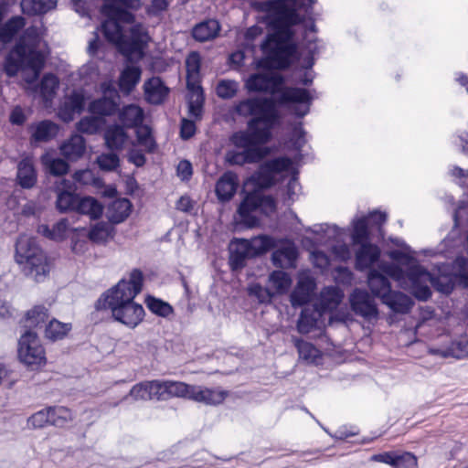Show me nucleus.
I'll list each match as a JSON object with an SVG mask.
<instances>
[{
  "label": "nucleus",
  "mask_w": 468,
  "mask_h": 468,
  "mask_svg": "<svg viewBox=\"0 0 468 468\" xmlns=\"http://www.w3.org/2000/svg\"><path fill=\"white\" fill-rule=\"evenodd\" d=\"M315 0H267L256 2L259 22L265 23L271 29L266 40L261 44L262 53L271 65L286 68L297 58L299 34L304 32L305 48L309 57L306 67L314 65V56L323 48L314 36V23L312 5Z\"/></svg>",
  "instance_id": "nucleus-1"
},
{
  "label": "nucleus",
  "mask_w": 468,
  "mask_h": 468,
  "mask_svg": "<svg viewBox=\"0 0 468 468\" xmlns=\"http://www.w3.org/2000/svg\"><path fill=\"white\" fill-rule=\"evenodd\" d=\"M399 248L387 252L389 259L403 261L408 266V272L392 264H382L381 270L388 273L398 285L410 291L417 299L426 301L431 294V285L437 291L448 294L455 283L468 287V261L458 258L452 266L442 264L438 268V277H433L416 260V251L403 240L392 239Z\"/></svg>",
  "instance_id": "nucleus-2"
},
{
  "label": "nucleus",
  "mask_w": 468,
  "mask_h": 468,
  "mask_svg": "<svg viewBox=\"0 0 468 468\" xmlns=\"http://www.w3.org/2000/svg\"><path fill=\"white\" fill-rule=\"evenodd\" d=\"M235 112L240 116L252 118L246 131L231 136V143L241 151L228 152L227 160L239 165L257 163L270 154V149L263 144L271 140L272 129L279 120L275 104L268 99L250 98L237 103Z\"/></svg>",
  "instance_id": "nucleus-3"
},
{
  "label": "nucleus",
  "mask_w": 468,
  "mask_h": 468,
  "mask_svg": "<svg viewBox=\"0 0 468 468\" xmlns=\"http://www.w3.org/2000/svg\"><path fill=\"white\" fill-rule=\"evenodd\" d=\"M101 14L105 16L101 29L105 37L115 44L129 59L141 58L144 49L151 40L147 27L135 22V16L122 8L137 10L142 0H103Z\"/></svg>",
  "instance_id": "nucleus-4"
},
{
  "label": "nucleus",
  "mask_w": 468,
  "mask_h": 468,
  "mask_svg": "<svg viewBox=\"0 0 468 468\" xmlns=\"http://www.w3.org/2000/svg\"><path fill=\"white\" fill-rule=\"evenodd\" d=\"M42 25L27 27L5 58V71L10 77L20 70L30 71L25 76L26 82L33 84L44 68L48 51Z\"/></svg>",
  "instance_id": "nucleus-5"
},
{
  "label": "nucleus",
  "mask_w": 468,
  "mask_h": 468,
  "mask_svg": "<svg viewBox=\"0 0 468 468\" xmlns=\"http://www.w3.org/2000/svg\"><path fill=\"white\" fill-rule=\"evenodd\" d=\"M265 59L256 62V68L262 70L251 74L245 80V87L249 91H268L282 104H287L290 110L297 116L303 117L309 112L313 100L311 92L302 88H284L282 77L273 69L266 66L276 68L263 53Z\"/></svg>",
  "instance_id": "nucleus-6"
},
{
  "label": "nucleus",
  "mask_w": 468,
  "mask_h": 468,
  "mask_svg": "<svg viewBox=\"0 0 468 468\" xmlns=\"http://www.w3.org/2000/svg\"><path fill=\"white\" fill-rule=\"evenodd\" d=\"M451 324H415V335L438 340L428 346V353L441 358H468V335L452 337L446 325Z\"/></svg>",
  "instance_id": "nucleus-7"
},
{
  "label": "nucleus",
  "mask_w": 468,
  "mask_h": 468,
  "mask_svg": "<svg viewBox=\"0 0 468 468\" xmlns=\"http://www.w3.org/2000/svg\"><path fill=\"white\" fill-rule=\"evenodd\" d=\"M296 175L295 163L288 157H279L262 164L248 183H253L257 186L264 188L281 179L290 177L287 185V196L289 199L293 200L301 189Z\"/></svg>",
  "instance_id": "nucleus-8"
},
{
  "label": "nucleus",
  "mask_w": 468,
  "mask_h": 468,
  "mask_svg": "<svg viewBox=\"0 0 468 468\" xmlns=\"http://www.w3.org/2000/svg\"><path fill=\"white\" fill-rule=\"evenodd\" d=\"M15 261L27 276L37 282L43 281L50 271L48 256L37 245L36 239L26 234L17 239Z\"/></svg>",
  "instance_id": "nucleus-9"
},
{
  "label": "nucleus",
  "mask_w": 468,
  "mask_h": 468,
  "mask_svg": "<svg viewBox=\"0 0 468 468\" xmlns=\"http://www.w3.org/2000/svg\"><path fill=\"white\" fill-rule=\"evenodd\" d=\"M394 262L392 265L399 267L406 274L408 272V266L403 261H397L392 260ZM382 264H390L389 262L379 261L378 263V270H371L367 277V282L372 293L379 297L382 302L387 304L395 313H407L410 310L413 303L411 299L402 292H392L390 282L384 276L387 275L383 270H381Z\"/></svg>",
  "instance_id": "nucleus-10"
},
{
  "label": "nucleus",
  "mask_w": 468,
  "mask_h": 468,
  "mask_svg": "<svg viewBox=\"0 0 468 468\" xmlns=\"http://www.w3.org/2000/svg\"><path fill=\"white\" fill-rule=\"evenodd\" d=\"M144 274L139 269L132 270L127 278L121 279L117 284L104 292L96 302V309L111 312L124 303L134 300L142 292Z\"/></svg>",
  "instance_id": "nucleus-11"
},
{
  "label": "nucleus",
  "mask_w": 468,
  "mask_h": 468,
  "mask_svg": "<svg viewBox=\"0 0 468 468\" xmlns=\"http://www.w3.org/2000/svg\"><path fill=\"white\" fill-rule=\"evenodd\" d=\"M276 210L274 199L258 192L249 194L238 207L235 222L246 228H253L260 221V215H271Z\"/></svg>",
  "instance_id": "nucleus-12"
},
{
  "label": "nucleus",
  "mask_w": 468,
  "mask_h": 468,
  "mask_svg": "<svg viewBox=\"0 0 468 468\" xmlns=\"http://www.w3.org/2000/svg\"><path fill=\"white\" fill-rule=\"evenodd\" d=\"M17 356L19 361L31 369H37L47 362L45 348L38 335L31 330L20 336Z\"/></svg>",
  "instance_id": "nucleus-13"
},
{
  "label": "nucleus",
  "mask_w": 468,
  "mask_h": 468,
  "mask_svg": "<svg viewBox=\"0 0 468 468\" xmlns=\"http://www.w3.org/2000/svg\"><path fill=\"white\" fill-rule=\"evenodd\" d=\"M308 231L312 232L315 239L321 244H327L330 240H335L337 244L332 247V252L335 259L346 261L351 258V250L349 247L345 243H339V241L346 235L344 229H340L335 225L320 224L314 225L309 229Z\"/></svg>",
  "instance_id": "nucleus-14"
},
{
  "label": "nucleus",
  "mask_w": 468,
  "mask_h": 468,
  "mask_svg": "<svg viewBox=\"0 0 468 468\" xmlns=\"http://www.w3.org/2000/svg\"><path fill=\"white\" fill-rule=\"evenodd\" d=\"M77 219L78 218L76 217L64 218L56 222L52 228L45 224L39 225L37 232L54 241H62L67 238L74 239L75 238L85 236L86 228L75 226Z\"/></svg>",
  "instance_id": "nucleus-15"
},
{
  "label": "nucleus",
  "mask_w": 468,
  "mask_h": 468,
  "mask_svg": "<svg viewBox=\"0 0 468 468\" xmlns=\"http://www.w3.org/2000/svg\"><path fill=\"white\" fill-rule=\"evenodd\" d=\"M100 91L102 97L92 101L89 104V112L102 118L112 115L118 108V91L112 80H106L101 83Z\"/></svg>",
  "instance_id": "nucleus-16"
},
{
  "label": "nucleus",
  "mask_w": 468,
  "mask_h": 468,
  "mask_svg": "<svg viewBox=\"0 0 468 468\" xmlns=\"http://www.w3.org/2000/svg\"><path fill=\"white\" fill-rule=\"evenodd\" d=\"M154 145L155 144L150 129L147 126L138 127L134 145H130L129 161L136 166L144 165L145 163L144 152L153 151Z\"/></svg>",
  "instance_id": "nucleus-17"
},
{
  "label": "nucleus",
  "mask_w": 468,
  "mask_h": 468,
  "mask_svg": "<svg viewBox=\"0 0 468 468\" xmlns=\"http://www.w3.org/2000/svg\"><path fill=\"white\" fill-rule=\"evenodd\" d=\"M87 99L83 89L74 90L69 95L65 96L58 111V118L65 122H71L76 115L83 112Z\"/></svg>",
  "instance_id": "nucleus-18"
},
{
  "label": "nucleus",
  "mask_w": 468,
  "mask_h": 468,
  "mask_svg": "<svg viewBox=\"0 0 468 468\" xmlns=\"http://www.w3.org/2000/svg\"><path fill=\"white\" fill-rule=\"evenodd\" d=\"M343 292L336 286L325 287L314 304V315L308 322H318L324 313L332 312L342 302Z\"/></svg>",
  "instance_id": "nucleus-19"
},
{
  "label": "nucleus",
  "mask_w": 468,
  "mask_h": 468,
  "mask_svg": "<svg viewBox=\"0 0 468 468\" xmlns=\"http://www.w3.org/2000/svg\"><path fill=\"white\" fill-rule=\"evenodd\" d=\"M353 311L366 319H378V311L374 301L365 291L356 289L350 296Z\"/></svg>",
  "instance_id": "nucleus-20"
},
{
  "label": "nucleus",
  "mask_w": 468,
  "mask_h": 468,
  "mask_svg": "<svg viewBox=\"0 0 468 468\" xmlns=\"http://www.w3.org/2000/svg\"><path fill=\"white\" fill-rule=\"evenodd\" d=\"M161 389V380H146L134 385L131 388L129 395L136 400H164Z\"/></svg>",
  "instance_id": "nucleus-21"
},
{
  "label": "nucleus",
  "mask_w": 468,
  "mask_h": 468,
  "mask_svg": "<svg viewBox=\"0 0 468 468\" xmlns=\"http://www.w3.org/2000/svg\"><path fill=\"white\" fill-rule=\"evenodd\" d=\"M271 255L272 263L280 268H292L295 266L297 259V249L293 242L282 241Z\"/></svg>",
  "instance_id": "nucleus-22"
},
{
  "label": "nucleus",
  "mask_w": 468,
  "mask_h": 468,
  "mask_svg": "<svg viewBox=\"0 0 468 468\" xmlns=\"http://www.w3.org/2000/svg\"><path fill=\"white\" fill-rule=\"evenodd\" d=\"M336 324H296L299 334L306 336L308 339L316 340L321 344L335 346L330 334L327 331V325L333 327Z\"/></svg>",
  "instance_id": "nucleus-23"
},
{
  "label": "nucleus",
  "mask_w": 468,
  "mask_h": 468,
  "mask_svg": "<svg viewBox=\"0 0 468 468\" xmlns=\"http://www.w3.org/2000/svg\"><path fill=\"white\" fill-rule=\"evenodd\" d=\"M104 140L106 146L111 150H121L134 145V141L130 138L125 129L117 124L106 129Z\"/></svg>",
  "instance_id": "nucleus-24"
},
{
  "label": "nucleus",
  "mask_w": 468,
  "mask_h": 468,
  "mask_svg": "<svg viewBox=\"0 0 468 468\" xmlns=\"http://www.w3.org/2000/svg\"><path fill=\"white\" fill-rule=\"evenodd\" d=\"M229 262L233 270L241 268L245 259L254 257L250 239H233L229 245Z\"/></svg>",
  "instance_id": "nucleus-25"
},
{
  "label": "nucleus",
  "mask_w": 468,
  "mask_h": 468,
  "mask_svg": "<svg viewBox=\"0 0 468 468\" xmlns=\"http://www.w3.org/2000/svg\"><path fill=\"white\" fill-rule=\"evenodd\" d=\"M191 399L206 405H218L228 396V392L219 388H208L201 386H193L190 389Z\"/></svg>",
  "instance_id": "nucleus-26"
},
{
  "label": "nucleus",
  "mask_w": 468,
  "mask_h": 468,
  "mask_svg": "<svg viewBox=\"0 0 468 468\" xmlns=\"http://www.w3.org/2000/svg\"><path fill=\"white\" fill-rule=\"evenodd\" d=\"M116 322H142L145 312L142 304L133 300L111 312Z\"/></svg>",
  "instance_id": "nucleus-27"
},
{
  "label": "nucleus",
  "mask_w": 468,
  "mask_h": 468,
  "mask_svg": "<svg viewBox=\"0 0 468 468\" xmlns=\"http://www.w3.org/2000/svg\"><path fill=\"white\" fill-rule=\"evenodd\" d=\"M59 151L61 155L67 160L76 162L80 159L86 152V141L80 134H72L59 145Z\"/></svg>",
  "instance_id": "nucleus-28"
},
{
  "label": "nucleus",
  "mask_w": 468,
  "mask_h": 468,
  "mask_svg": "<svg viewBox=\"0 0 468 468\" xmlns=\"http://www.w3.org/2000/svg\"><path fill=\"white\" fill-rule=\"evenodd\" d=\"M314 288V280L307 274H301L297 285L291 294L292 305H303L306 303L310 300Z\"/></svg>",
  "instance_id": "nucleus-29"
},
{
  "label": "nucleus",
  "mask_w": 468,
  "mask_h": 468,
  "mask_svg": "<svg viewBox=\"0 0 468 468\" xmlns=\"http://www.w3.org/2000/svg\"><path fill=\"white\" fill-rule=\"evenodd\" d=\"M29 131L32 143L48 142L57 136L59 127L55 122L45 120L31 124Z\"/></svg>",
  "instance_id": "nucleus-30"
},
{
  "label": "nucleus",
  "mask_w": 468,
  "mask_h": 468,
  "mask_svg": "<svg viewBox=\"0 0 468 468\" xmlns=\"http://www.w3.org/2000/svg\"><path fill=\"white\" fill-rule=\"evenodd\" d=\"M239 179L236 174L227 172L223 174L216 184V195L222 201L230 200L237 191Z\"/></svg>",
  "instance_id": "nucleus-31"
},
{
  "label": "nucleus",
  "mask_w": 468,
  "mask_h": 468,
  "mask_svg": "<svg viewBox=\"0 0 468 468\" xmlns=\"http://www.w3.org/2000/svg\"><path fill=\"white\" fill-rule=\"evenodd\" d=\"M299 355V359L307 365H319L322 360V352L313 344L296 336H292Z\"/></svg>",
  "instance_id": "nucleus-32"
},
{
  "label": "nucleus",
  "mask_w": 468,
  "mask_h": 468,
  "mask_svg": "<svg viewBox=\"0 0 468 468\" xmlns=\"http://www.w3.org/2000/svg\"><path fill=\"white\" fill-rule=\"evenodd\" d=\"M360 248L356 252V267L365 270L371 267L379 258L380 250L370 243L359 244Z\"/></svg>",
  "instance_id": "nucleus-33"
},
{
  "label": "nucleus",
  "mask_w": 468,
  "mask_h": 468,
  "mask_svg": "<svg viewBox=\"0 0 468 468\" xmlns=\"http://www.w3.org/2000/svg\"><path fill=\"white\" fill-rule=\"evenodd\" d=\"M144 90L145 99L153 104L163 102L168 94V88L164 85L158 77L148 80L144 85Z\"/></svg>",
  "instance_id": "nucleus-34"
},
{
  "label": "nucleus",
  "mask_w": 468,
  "mask_h": 468,
  "mask_svg": "<svg viewBox=\"0 0 468 468\" xmlns=\"http://www.w3.org/2000/svg\"><path fill=\"white\" fill-rule=\"evenodd\" d=\"M132 211V204L127 198H117L107 207L106 216L114 224L125 220Z\"/></svg>",
  "instance_id": "nucleus-35"
},
{
  "label": "nucleus",
  "mask_w": 468,
  "mask_h": 468,
  "mask_svg": "<svg viewBox=\"0 0 468 468\" xmlns=\"http://www.w3.org/2000/svg\"><path fill=\"white\" fill-rule=\"evenodd\" d=\"M142 70L138 66L127 65L120 74L119 88L123 94L130 92L136 87L141 80Z\"/></svg>",
  "instance_id": "nucleus-36"
},
{
  "label": "nucleus",
  "mask_w": 468,
  "mask_h": 468,
  "mask_svg": "<svg viewBox=\"0 0 468 468\" xmlns=\"http://www.w3.org/2000/svg\"><path fill=\"white\" fill-rule=\"evenodd\" d=\"M201 82H197L186 84L187 88V101H188V108L189 113L191 116L195 118H200L203 110L204 103V92L201 87Z\"/></svg>",
  "instance_id": "nucleus-37"
},
{
  "label": "nucleus",
  "mask_w": 468,
  "mask_h": 468,
  "mask_svg": "<svg viewBox=\"0 0 468 468\" xmlns=\"http://www.w3.org/2000/svg\"><path fill=\"white\" fill-rule=\"evenodd\" d=\"M66 180H61L60 185L62 187L58 186L57 201L56 206L58 210L60 212H66L69 210H76L79 196L69 191L68 188Z\"/></svg>",
  "instance_id": "nucleus-38"
},
{
  "label": "nucleus",
  "mask_w": 468,
  "mask_h": 468,
  "mask_svg": "<svg viewBox=\"0 0 468 468\" xmlns=\"http://www.w3.org/2000/svg\"><path fill=\"white\" fill-rule=\"evenodd\" d=\"M162 396L164 400L171 397H179L191 399V388L194 385H188L180 381L161 380Z\"/></svg>",
  "instance_id": "nucleus-39"
},
{
  "label": "nucleus",
  "mask_w": 468,
  "mask_h": 468,
  "mask_svg": "<svg viewBox=\"0 0 468 468\" xmlns=\"http://www.w3.org/2000/svg\"><path fill=\"white\" fill-rule=\"evenodd\" d=\"M17 181L24 188H31L37 182V173L30 157L24 158L17 166Z\"/></svg>",
  "instance_id": "nucleus-40"
},
{
  "label": "nucleus",
  "mask_w": 468,
  "mask_h": 468,
  "mask_svg": "<svg viewBox=\"0 0 468 468\" xmlns=\"http://www.w3.org/2000/svg\"><path fill=\"white\" fill-rule=\"evenodd\" d=\"M119 120L126 127H135V131L144 120V111L141 107L136 104H130L122 107L119 112Z\"/></svg>",
  "instance_id": "nucleus-41"
},
{
  "label": "nucleus",
  "mask_w": 468,
  "mask_h": 468,
  "mask_svg": "<svg viewBox=\"0 0 468 468\" xmlns=\"http://www.w3.org/2000/svg\"><path fill=\"white\" fill-rule=\"evenodd\" d=\"M25 26L26 20L24 17L20 16L11 17L0 27V41L10 43Z\"/></svg>",
  "instance_id": "nucleus-42"
},
{
  "label": "nucleus",
  "mask_w": 468,
  "mask_h": 468,
  "mask_svg": "<svg viewBox=\"0 0 468 468\" xmlns=\"http://www.w3.org/2000/svg\"><path fill=\"white\" fill-rule=\"evenodd\" d=\"M219 29V23L215 19H209L197 25L192 34L195 39L204 42L216 37Z\"/></svg>",
  "instance_id": "nucleus-43"
},
{
  "label": "nucleus",
  "mask_w": 468,
  "mask_h": 468,
  "mask_svg": "<svg viewBox=\"0 0 468 468\" xmlns=\"http://www.w3.org/2000/svg\"><path fill=\"white\" fill-rule=\"evenodd\" d=\"M21 9L27 15H41L45 14L57 6L56 0H22Z\"/></svg>",
  "instance_id": "nucleus-44"
},
{
  "label": "nucleus",
  "mask_w": 468,
  "mask_h": 468,
  "mask_svg": "<svg viewBox=\"0 0 468 468\" xmlns=\"http://www.w3.org/2000/svg\"><path fill=\"white\" fill-rule=\"evenodd\" d=\"M41 164L53 176H63L69 171V165L61 158L55 157L51 151L41 156Z\"/></svg>",
  "instance_id": "nucleus-45"
},
{
  "label": "nucleus",
  "mask_w": 468,
  "mask_h": 468,
  "mask_svg": "<svg viewBox=\"0 0 468 468\" xmlns=\"http://www.w3.org/2000/svg\"><path fill=\"white\" fill-rule=\"evenodd\" d=\"M268 285L275 294L285 293L292 285L291 276L282 271H272L268 280Z\"/></svg>",
  "instance_id": "nucleus-46"
},
{
  "label": "nucleus",
  "mask_w": 468,
  "mask_h": 468,
  "mask_svg": "<svg viewBox=\"0 0 468 468\" xmlns=\"http://www.w3.org/2000/svg\"><path fill=\"white\" fill-rule=\"evenodd\" d=\"M256 2L257 1L252 2L250 5H251V8L253 9V11L256 13V16H258V12L253 7V4H255ZM255 18H257V16H255ZM256 21H257V25H254V26L249 27L246 31L239 33L238 36V41H239L241 43V45H243L247 48L252 47L255 39L257 37H259L260 36H261L263 33L262 28L259 26V24H262V22H259L258 19H256ZM263 25H265L266 27L268 28L267 35H269L271 33L270 27L265 23H263ZM266 37H268V36H266ZM265 38H267V37H265ZM266 39H264L262 41V43Z\"/></svg>",
  "instance_id": "nucleus-47"
},
{
  "label": "nucleus",
  "mask_w": 468,
  "mask_h": 468,
  "mask_svg": "<svg viewBox=\"0 0 468 468\" xmlns=\"http://www.w3.org/2000/svg\"><path fill=\"white\" fill-rule=\"evenodd\" d=\"M201 58L197 52H191L186 58V84L201 82Z\"/></svg>",
  "instance_id": "nucleus-48"
},
{
  "label": "nucleus",
  "mask_w": 468,
  "mask_h": 468,
  "mask_svg": "<svg viewBox=\"0 0 468 468\" xmlns=\"http://www.w3.org/2000/svg\"><path fill=\"white\" fill-rule=\"evenodd\" d=\"M76 211L80 214L88 215L90 218H97L102 214L103 207L93 197H79Z\"/></svg>",
  "instance_id": "nucleus-49"
},
{
  "label": "nucleus",
  "mask_w": 468,
  "mask_h": 468,
  "mask_svg": "<svg viewBox=\"0 0 468 468\" xmlns=\"http://www.w3.org/2000/svg\"><path fill=\"white\" fill-rule=\"evenodd\" d=\"M368 223L367 218L365 216L356 217L352 221V241L354 244L367 243L366 240L368 238Z\"/></svg>",
  "instance_id": "nucleus-50"
},
{
  "label": "nucleus",
  "mask_w": 468,
  "mask_h": 468,
  "mask_svg": "<svg viewBox=\"0 0 468 468\" xmlns=\"http://www.w3.org/2000/svg\"><path fill=\"white\" fill-rule=\"evenodd\" d=\"M144 303L152 313L163 318H169L174 311L168 303L152 295L145 296Z\"/></svg>",
  "instance_id": "nucleus-51"
},
{
  "label": "nucleus",
  "mask_w": 468,
  "mask_h": 468,
  "mask_svg": "<svg viewBox=\"0 0 468 468\" xmlns=\"http://www.w3.org/2000/svg\"><path fill=\"white\" fill-rule=\"evenodd\" d=\"M104 124L102 118L98 116H85L76 123L78 132L87 134L97 133Z\"/></svg>",
  "instance_id": "nucleus-52"
},
{
  "label": "nucleus",
  "mask_w": 468,
  "mask_h": 468,
  "mask_svg": "<svg viewBox=\"0 0 468 468\" xmlns=\"http://www.w3.org/2000/svg\"><path fill=\"white\" fill-rule=\"evenodd\" d=\"M58 87V80L53 74H46L41 81L39 92L45 102L48 104L54 97Z\"/></svg>",
  "instance_id": "nucleus-53"
},
{
  "label": "nucleus",
  "mask_w": 468,
  "mask_h": 468,
  "mask_svg": "<svg viewBox=\"0 0 468 468\" xmlns=\"http://www.w3.org/2000/svg\"><path fill=\"white\" fill-rule=\"evenodd\" d=\"M52 418L50 425L63 427L72 420V412L69 409L62 406L50 407Z\"/></svg>",
  "instance_id": "nucleus-54"
},
{
  "label": "nucleus",
  "mask_w": 468,
  "mask_h": 468,
  "mask_svg": "<svg viewBox=\"0 0 468 468\" xmlns=\"http://www.w3.org/2000/svg\"><path fill=\"white\" fill-rule=\"evenodd\" d=\"M254 256L264 253L271 248L276 247V241L273 238L266 235L254 237L250 239Z\"/></svg>",
  "instance_id": "nucleus-55"
},
{
  "label": "nucleus",
  "mask_w": 468,
  "mask_h": 468,
  "mask_svg": "<svg viewBox=\"0 0 468 468\" xmlns=\"http://www.w3.org/2000/svg\"><path fill=\"white\" fill-rule=\"evenodd\" d=\"M112 232V227L105 222H100L94 225L91 229L88 232L86 230L85 235H89V238L95 241L101 242L106 240Z\"/></svg>",
  "instance_id": "nucleus-56"
},
{
  "label": "nucleus",
  "mask_w": 468,
  "mask_h": 468,
  "mask_svg": "<svg viewBox=\"0 0 468 468\" xmlns=\"http://www.w3.org/2000/svg\"><path fill=\"white\" fill-rule=\"evenodd\" d=\"M71 330V324H46V337L52 341L62 339Z\"/></svg>",
  "instance_id": "nucleus-57"
},
{
  "label": "nucleus",
  "mask_w": 468,
  "mask_h": 468,
  "mask_svg": "<svg viewBox=\"0 0 468 468\" xmlns=\"http://www.w3.org/2000/svg\"><path fill=\"white\" fill-rule=\"evenodd\" d=\"M51 414L50 407L40 410L27 419V424L34 429H40L46 425H50Z\"/></svg>",
  "instance_id": "nucleus-58"
},
{
  "label": "nucleus",
  "mask_w": 468,
  "mask_h": 468,
  "mask_svg": "<svg viewBox=\"0 0 468 468\" xmlns=\"http://www.w3.org/2000/svg\"><path fill=\"white\" fill-rule=\"evenodd\" d=\"M239 90V83L231 80H221L216 87V93L219 98L230 99L234 97Z\"/></svg>",
  "instance_id": "nucleus-59"
},
{
  "label": "nucleus",
  "mask_w": 468,
  "mask_h": 468,
  "mask_svg": "<svg viewBox=\"0 0 468 468\" xmlns=\"http://www.w3.org/2000/svg\"><path fill=\"white\" fill-rule=\"evenodd\" d=\"M96 163L101 170L111 172L119 167L120 159L116 154L107 153L100 154Z\"/></svg>",
  "instance_id": "nucleus-60"
},
{
  "label": "nucleus",
  "mask_w": 468,
  "mask_h": 468,
  "mask_svg": "<svg viewBox=\"0 0 468 468\" xmlns=\"http://www.w3.org/2000/svg\"><path fill=\"white\" fill-rule=\"evenodd\" d=\"M393 468H417L416 456L409 452H396Z\"/></svg>",
  "instance_id": "nucleus-61"
},
{
  "label": "nucleus",
  "mask_w": 468,
  "mask_h": 468,
  "mask_svg": "<svg viewBox=\"0 0 468 468\" xmlns=\"http://www.w3.org/2000/svg\"><path fill=\"white\" fill-rule=\"evenodd\" d=\"M26 319L31 322H58L56 318L49 319L48 310L44 305H35L26 314Z\"/></svg>",
  "instance_id": "nucleus-62"
},
{
  "label": "nucleus",
  "mask_w": 468,
  "mask_h": 468,
  "mask_svg": "<svg viewBox=\"0 0 468 468\" xmlns=\"http://www.w3.org/2000/svg\"><path fill=\"white\" fill-rule=\"evenodd\" d=\"M249 294L255 297L260 303L270 302L274 295L270 286L267 288L262 287L259 283H252L248 288Z\"/></svg>",
  "instance_id": "nucleus-63"
},
{
  "label": "nucleus",
  "mask_w": 468,
  "mask_h": 468,
  "mask_svg": "<svg viewBox=\"0 0 468 468\" xmlns=\"http://www.w3.org/2000/svg\"><path fill=\"white\" fill-rule=\"evenodd\" d=\"M168 7L167 0H151L145 10L151 16H159Z\"/></svg>",
  "instance_id": "nucleus-64"
}]
</instances>
